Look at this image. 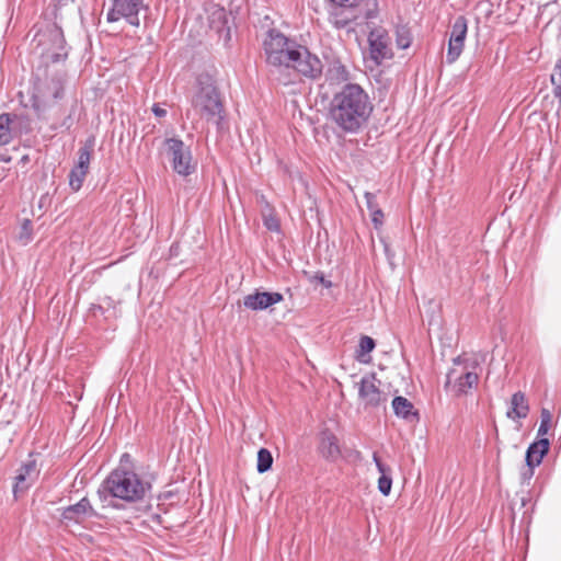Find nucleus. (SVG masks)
<instances>
[{
  "mask_svg": "<svg viewBox=\"0 0 561 561\" xmlns=\"http://www.w3.org/2000/svg\"><path fill=\"white\" fill-rule=\"evenodd\" d=\"M333 4L341 7V8H357L363 2H365V11H364V18L365 19H374L378 14V2L377 0H330Z\"/></svg>",
  "mask_w": 561,
  "mask_h": 561,
  "instance_id": "23",
  "label": "nucleus"
},
{
  "mask_svg": "<svg viewBox=\"0 0 561 561\" xmlns=\"http://www.w3.org/2000/svg\"><path fill=\"white\" fill-rule=\"evenodd\" d=\"M38 454L30 453L28 458L22 463L15 476L13 484L14 496L18 497L19 493L25 492L38 478L39 469L37 468V461L35 456Z\"/></svg>",
  "mask_w": 561,
  "mask_h": 561,
  "instance_id": "13",
  "label": "nucleus"
},
{
  "mask_svg": "<svg viewBox=\"0 0 561 561\" xmlns=\"http://www.w3.org/2000/svg\"><path fill=\"white\" fill-rule=\"evenodd\" d=\"M316 453L328 463H336L341 459L360 460L359 450L345 446L343 431L340 426L330 427L325 423L314 434Z\"/></svg>",
  "mask_w": 561,
  "mask_h": 561,
  "instance_id": "4",
  "label": "nucleus"
},
{
  "mask_svg": "<svg viewBox=\"0 0 561 561\" xmlns=\"http://www.w3.org/2000/svg\"><path fill=\"white\" fill-rule=\"evenodd\" d=\"M102 305L105 306V311L106 313H108L107 316H105V319L116 317V305L112 297H104L102 299Z\"/></svg>",
  "mask_w": 561,
  "mask_h": 561,
  "instance_id": "33",
  "label": "nucleus"
},
{
  "mask_svg": "<svg viewBox=\"0 0 561 561\" xmlns=\"http://www.w3.org/2000/svg\"><path fill=\"white\" fill-rule=\"evenodd\" d=\"M41 65L48 67L49 65L66 61L68 50L66 48V39L60 27L54 26L46 33L42 34L37 45Z\"/></svg>",
  "mask_w": 561,
  "mask_h": 561,
  "instance_id": "6",
  "label": "nucleus"
},
{
  "mask_svg": "<svg viewBox=\"0 0 561 561\" xmlns=\"http://www.w3.org/2000/svg\"><path fill=\"white\" fill-rule=\"evenodd\" d=\"M550 442L547 437L537 438L527 448L525 461L533 466H539L543 457L548 454Z\"/></svg>",
  "mask_w": 561,
  "mask_h": 561,
  "instance_id": "18",
  "label": "nucleus"
},
{
  "mask_svg": "<svg viewBox=\"0 0 561 561\" xmlns=\"http://www.w3.org/2000/svg\"><path fill=\"white\" fill-rule=\"evenodd\" d=\"M373 460L376 465L377 470L380 473V477L378 479V491L382 495L388 496L392 488V469L390 468V466L381 461L377 453L373 454Z\"/></svg>",
  "mask_w": 561,
  "mask_h": 561,
  "instance_id": "20",
  "label": "nucleus"
},
{
  "mask_svg": "<svg viewBox=\"0 0 561 561\" xmlns=\"http://www.w3.org/2000/svg\"><path fill=\"white\" fill-rule=\"evenodd\" d=\"M540 421H552V414L549 409L542 408L540 414Z\"/></svg>",
  "mask_w": 561,
  "mask_h": 561,
  "instance_id": "43",
  "label": "nucleus"
},
{
  "mask_svg": "<svg viewBox=\"0 0 561 561\" xmlns=\"http://www.w3.org/2000/svg\"><path fill=\"white\" fill-rule=\"evenodd\" d=\"M66 78L67 75L65 71L57 72L56 76L51 78L47 89L55 100L61 99L64 96V84L66 82Z\"/></svg>",
  "mask_w": 561,
  "mask_h": 561,
  "instance_id": "26",
  "label": "nucleus"
},
{
  "mask_svg": "<svg viewBox=\"0 0 561 561\" xmlns=\"http://www.w3.org/2000/svg\"><path fill=\"white\" fill-rule=\"evenodd\" d=\"M90 500L84 496L78 503L69 505L61 511L60 522L65 525L70 523L80 524L85 517H98Z\"/></svg>",
  "mask_w": 561,
  "mask_h": 561,
  "instance_id": "15",
  "label": "nucleus"
},
{
  "mask_svg": "<svg viewBox=\"0 0 561 561\" xmlns=\"http://www.w3.org/2000/svg\"><path fill=\"white\" fill-rule=\"evenodd\" d=\"M314 279L319 280L327 288L332 286V283L328 280L323 274H316Z\"/></svg>",
  "mask_w": 561,
  "mask_h": 561,
  "instance_id": "42",
  "label": "nucleus"
},
{
  "mask_svg": "<svg viewBox=\"0 0 561 561\" xmlns=\"http://www.w3.org/2000/svg\"><path fill=\"white\" fill-rule=\"evenodd\" d=\"M375 340L368 335H362L359 339L358 347L356 350L355 357L358 362L367 364L370 362L369 354L375 348Z\"/></svg>",
  "mask_w": 561,
  "mask_h": 561,
  "instance_id": "25",
  "label": "nucleus"
},
{
  "mask_svg": "<svg viewBox=\"0 0 561 561\" xmlns=\"http://www.w3.org/2000/svg\"><path fill=\"white\" fill-rule=\"evenodd\" d=\"M152 485L146 482L131 469L124 466L112 470L100 484L96 494L103 507L119 510L122 505L113 499L128 503L142 501Z\"/></svg>",
  "mask_w": 561,
  "mask_h": 561,
  "instance_id": "2",
  "label": "nucleus"
},
{
  "mask_svg": "<svg viewBox=\"0 0 561 561\" xmlns=\"http://www.w3.org/2000/svg\"><path fill=\"white\" fill-rule=\"evenodd\" d=\"M152 112L157 117H164L167 115V111L159 104H153Z\"/></svg>",
  "mask_w": 561,
  "mask_h": 561,
  "instance_id": "41",
  "label": "nucleus"
},
{
  "mask_svg": "<svg viewBox=\"0 0 561 561\" xmlns=\"http://www.w3.org/2000/svg\"><path fill=\"white\" fill-rule=\"evenodd\" d=\"M95 137L90 136L83 146L78 150V162L75 167L89 171L90 161L94 151Z\"/></svg>",
  "mask_w": 561,
  "mask_h": 561,
  "instance_id": "24",
  "label": "nucleus"
},
{
  "mask_svg": "<svg viewBox=\"0 0 561 561\" xmlns=\"http://www.w3.org/2000/svg\"><path fill=\"white\" fill-rule=\"evenodd\" d=\"M89 171L83 169H78L73 167L69 173V185L73 191H79L82 187L84 179Z\"/></svg>",
  "mask_w": 561,
  "mask_h": 561,
  "instance_id": "28",
  "label": "nucleus"
},
{
  "mask_svg": "<svg viewBox=\"0 0 561 561\" xmlns=\"http://www.w3.org/2000/svg\"><path fill=\"white\" fill-rule=\"evenodd\" d=\"M529 502H530V499H527L526 496H523V497L520 499V507L526 506V505H527V503H529Z\"/></svg>",
  "mask_w": 561,
  "mask_h": 561,
  "instance_id": "45",
  "label": "nucleus"
},
{
  "mask_svg": "<svg viewBox=\"0 0 561 561\" xmlns=\"http://www.w3.org/2000/svg\"><path fill=\"white\" fill-rule=\"evenodd\" d=\"M396 43H397V46L401 49H407L410 47V45L412 43V36H411V32H410L409 27H407L404 25L397 27Z\"/></svg>",
  "mask_w": 561,
  "mask_h": 561,
  "instance_id": "29",
  "label": "nucleus"
},
{
  "mask_svg": "<svg viewBox=\"0 0 561 561\" xmlns=\"http://www.w3.org/2000/svg\"><path fill=\"white\" fill-rule=\"evenodd\" d=\"M529 407L525 394L520 391L514 393L511 398L506 415L510 419H525L528 414Z\"/></svg>",
  "mask_w": 561,
  "mask_h": 561,
  "instance_id": "22",
  "label": "nucleus"
},
{
  "mask_svg": "<svg viewBox=\"0 0 561 561\" xmlns=\"http://www.w3.org/2000/svg\"><path fill=\"white\" fill-rule=\"evenodd\" d=\"M391 407H392L394 415L399 419H403L407 421L413 420V419H415L416 421L420 420L419 410L405 397H402V396L394 397L391 402Z\"/></svg>",
  "mask_w": 561,
  "mask_h": 561,
  "instance_id": "19",
  "label": "nucleus"
},
{
  "mask_svg": "<svg viewBox=\"0 0 561 561\" xmlns=\"http://www.w3.org/2000/svg\"><path fill=\"white\" fill-rule=\"evenodd\" d=\"M365 199H366L367 208H368V210L370 213L374 211L375 209H379L380 208L378 203H377L376 194L370 193V192H366L365 193Z\"/></svg>",
  "mask_w": 561,
  "mask_h": 561,
  "instance_id": "37",
  "label": "nucleus"
},
{
  "mask_svg": "<svg viewBox=\"0 0 561 561\" xmlns=\"http://www.w3.org/2000/svg\"><path fill=\"white\" fill-rule=\"evenodd\" d=\"M264 226L270 231H279L280 225L279 220L274 215H268L264 217Z\"/></svg>",
  "mask_w": 561,
  "mask_h": 561,
  "instance_id": "35",
  "label": "nucleus"
},
{
  "mask_svg": "<svg viewBox=\"0 0 561 561\" xmlns=\"http://www.w3.org/2000/svg\"><path fill=\"white\" fill-rule=\"evenodd\" d=\"M273 456L267 448H260L257 451L256 470L259 473L267 472L272 469Z\"/></svg>",
  "mask_w": 561,
  "mask_h": 561,
  "instance_id": "27",
  "label": "nucleus"
},
{
  "mask_svg": "<svg viewBox=\"0 0 561 561\" xmlns=\"http://www.w3.org/2000/svg\"><path fill=\"white\" fill-rule=\"evenodd\" d=\"M478 375L476 373H466L460 376L457 380V387L459 393H466L468 389L472 388L478 382Z\"/></svg>",
  "mask_w": 561,
  "mask_h": 561,
  "instance_id": "30",
  "label": "nucleus"
},
{
  "mask_svg": "<svg viewBox=\"0 0 561 561\" xmlns=\"http://www.w3.org/2000/svg\"><path fill=\"white\" fill-rule=\"evenodd\" d=\"M554 424L556 423H540L537 438L545 437L548 434V432L553 428Z\"/></svg>",
  "mask_w": 561,
  "mask_h": 561,
  "instance_id": "39",
  "label": "nucleus"
},
{
  "mask_svg": "<svg viewBox=\"0 0 561 561\" xmlns=\"http://www.w3.org/2000/svg\"><path fill=\"white\" fill-rule=\"evenodd\" d=\"M370 59L377 65H381L385 59L392 58V49L390 47V37L382 27L374 28L368 35Z\"/></svg>",
  "mask_w": 561,
  "mask_h": 561,
  "instance_id": "10",
  "label": "nucleus"
},
{
  "mask_svg": "<svg viewBox=\"0 0 561 561\" xmlns=\"http://www.w3.org/2000/svg\"><path fill=\"white\" fill-rule=\"evenodd\" d=\"M191 105L202 117L220 125L224 119L225 108L220 93L209 75L202 73L197 77L196 89L191 98Z\"/></svg>",
  "mask_w": 561,
  "mask_h": 561,
  "instance_id": "5",
  "label": "nucleus"
},
{
  "mask_svg": "<svg viewBox=\"0 0 561 561\" xmlns=\"http://www.w3.org/2000/svg\"><path fill=\"white\" fill-rule=\"evenodd\" d=\"M124 462H130V455L125 453L121 457V466H123Z\"/></svg>",
  "mask_w": 561,
  "mask_h": 561,
  "instance_id": "44",
  "label": "nucleus"
},
{
  "mask_svg": "<svg viewBox=\"0 0 561 561\" xmlns=\"http://www.w3.org/2000/svg\"><path fill=\"white\" fill-rule=\"evenodd\" d=\"M380 381L376 379V375L365 376L362 378L358 389L359 399L365 408H378L386 401V397L377 385Z\"/></svg>",
  "mask_w": 561,
  "mask_h": 561,
  "instance_id": "14",
  "label": "nucleus"
},
{
  "mask_svg": "<svg viewBox=\"0 0 561 561\" xmlns=\"http://www.w3.org/2000/svg\"><path fill=\"white\" fill-rule=\"evenodd\" d=\"M162 153L178 174L187 176L195 172L196 163L193 161L191 149L180 138L171 137L164 139Z\"/></svg>",
  "mask_w": 561,
  "mask_h": 561,
  "instance_id": "7",
  "label": "nucleus"
},
{
  "mask_svg": "<svg viewBox=\"0 0 561 561\" xmlns=\"http://www.w3.org/2000/svg\"><path fill=\"white\" fill-rule=\"evenodd\" d=\"M283 299L284 297L280 293L255 291L244 297L243 305L251 310H264L283 301Z\"/></svg>",
  "mask_w": 561,
  "mask_h": 561,
  "instance_id": "16",
  "label": "nucleus"
},
{
  "mask_svg": "<svg viewBox=\"0 0 561 561\" xmlns=\"http://www.w3.org/2000/svg\"><path fill=\"white\" fill-rule=\"evenodd\" d=\"M112 2V8L106 14L107 22L113 23L125 19L130 25L139 26V11L144 7V0H113Z\"/></svg>",
  "mask_w": 561,
  "mask_h": 561,
  "instance_id": "9",
  "label": "nucleus"
},
{
  "mask_svg": "<svg viewBox=\"0 0 561 561\" xmlns=\"http://www.w3.org/2000/svg\"><path fill=\"white\" fill-rule=\"evenodd\" d=\"M298 43L295 39L286 37L278 30H270L263 42L265 61L271 67V75L284 85L291 83V80L283 77L288 71V62L291 51H295Z\"/></svg>",
  "mask_w": 561,
  "mask_h": 561,
  "instance_id": "3",
  "label": "nucleus"
},
{
  "mask_svg": "<svg viewBox=\"0 0 561 561\" xmlns=\"http://www.w3.org/2000/svg\"><path fill=\"white\" fill-rule=\"evenodd\" d=\"M91 311L96 316V314H101V316H107L106 314V311H105V306L101 304L99 305H93L91 307Z\"/></svg>",
  "mask_w": 561,
  "mask_h": 561,
  "instance_id": "40",
  "label": "nucleus"
},
{
  "mask_svg": "<svg viewBox=\"0 0 561 561\" xmlns=\"http://www.w3.org/2000/svg\"><path fill=\"white\" fill-rule=\"evenodd\" d=\"M76 110H77V102H73V104L71 105L69 114L61 121V123L59 125L60 127L65 128L66 130H70L71 129V127L75 124L73 114H75Z\"/></svg>",
  "mask_w": 561,
  "mask_h": 561,
  "instance_id": "32",
  "label": "nucleus"
},
{
  "mask_svg": "<svg viewBox=\"0 0 561 561\" xmlns=\"http://www.w3.org/2000/svg\"><path fill=\"white\" fill-rule=\"evenodd\" d=\"M373 225L376 229H379L383 225V213L381 208L375 209L370 213Z\"/></svg>",
  "mask_w": 561,
  "mask_h": 561,
  "instance_id": "38",
  "label": "nucleus"
},
{
  "mask_svg": "<svg viewBox=\"0 0 561 561\" xmlns=\"http://www.w3.org/2000/svg\"><path fill=\"white\" fill-rule=\"evenodd\" d=\"M178 417H179L178 415H174L173 421H178Z\"/></svg>",
  "mask_w": 561,
  "mask_h": 561,
  "instance_id": "46",
  "label": "nucleus"
},
{
  "mask_svg": "<svg viewBox=\"0 0 561 561\" xmlns=\"http://www.w3.org/2000/svg\"><path fill=\"white\" fill-rule=\"evenodd\" d=\"M537 466H533L531 463H527L526 462V467L523 468V470L520 471V480H522V483H527L529 484L531 478L534 477L535 474V468Z\"/></svg>",
  "mask_w": 561,
  "mask_h": 561,
  "instance_id": "34",
  "label": "nucleus"
},
{
  "mask_svg": "<svg viewBox=\"0 0 561 561\" xmlns=\"http://www.w3.org/2000/svg\"><path fill=\"white\" fill-rule=\"evenodd\" d=\"M554 96L559 99V108L561 110V65H556L551 75Z\"/></svg>",
  "mask_w": 561,
  "mask_h": 561,
  "instance_id": "31",
  "label": "nucleus"
},
{
  "mask_svg": "<svg viewBox=\"0 0 561 561\" xmlns=\"http://www.w3.org/2000/svg\"><path fill=\"white\" fill-rule=\"evenodd\" d=\"M30 131L28 121L22 116L11 113L0 114V146L10 144L18 133Z\"/></svg>",
  "mask_w": 561,
  "mask_h": 561,
  "instance_id": "12",
  "label": "nucleus"
},
{
  "mask_svg": "<svg viewBox=\"0 0 561 561\" xmlns=\"http://www.w3.org/2000/svg\"><path fill=\"white\" fill-rule=\"evenodd\" d=\"M374 103L358 83H346L333 93L329 103V119L344 134H358L370 119Z\"/></svg>",
  "mask_w": 561,
  "mask_h": 561,
  "instance_id": "1",
  "label": "nucleus"
},
{
  "mask_svg": "<svg viewBox=\"0 0 561 561\" xmlns=\"http://www.w3.org/2000/svg\"><path fill=\"white\" fill-rule=\"evenodd\" d=\"M468 31V21L465 15H458L453 25L448 43L447 62H455L462 53Z\"/></svg>",
  "mask_w": 561,
  "mask_h": 561,
  "instance_id": "11",
  "label": "nucleus"
},
{
  "mask_svg": "<svg viewBox=\"0 0 561 561\" xmlns=\"http://www.w3.org/2000/svg\"><path fill=\"white\" fill-rule=\"evenodd\" d=\"M351 71L340 60H333L327 70V80L330 84H346L351 82Z\"/></svg>",
  "mask_w": 561,
  "mask_h": 561,
  "instance_id": "21",
  "label": "nucleus"
},
{
  "mask_svg": "<svg viewBox=\"0 0 561 561\" xmlns=\"http://www.w3.org/2000/svg\"><path fill=\"white\" fill-rule=\"evenodd\" d=\"M32 221L30 219H24L21 226V234L20 239H25L26 241L31 240L32 237Z\"/></svg>",
  "mask_w": 561,
  "mask_h": 561,
  "instance_id": "36",
  "label": "nucleus"
},
{
  "mask_svg": "<svg viewBox=\"0 0 561 561\" xmlns=\"http://www.w3.org/2000/svg\"><path fill=\"white\" fill-rule=\"evenodd\" d=\"M294 47L296 50L291 51V57L288 62V71L294 70L312 80L320 78L323 69L320 58L304 45L298 44V46Z\"/></svg>",
  "mask_w": 561,
  "mask_h": 561,
  "instance_id": "8",
  "label": "nucleus"
},
{
  "mask_svg": "<svg viewBox=\"0 0 561 561\" xmlns=\"http://www.w3.org/2000/svg\"><path fill=\"white\" fill-rule=\"evenodd\" d=\"M209 27L225 41L230 39V26L225 9L217 8L208 16Z\"/></svg>",
  "mask_w": 561,
  "mask_h": 561,
  "instance_id": "17",
  "label": "nucleus"
}]
</instances>
